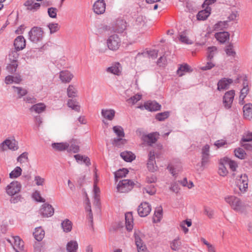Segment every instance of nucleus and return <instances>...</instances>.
<instances>
[{"label": "nucleus", "mask_w": 252, "mask_h": 252, "mask_svg": "<svg viewBox=\"0 0 252 252\" xmlns=\"http://www.w3.org/2000/svg\"><path fill=\"white\" fill-rule=\"evenodd\" d=\"M14 240L13 246L20 250H23L24 249V242L18 236L13 237Z\"/></svg>", "instance_id": "2f4dec72"}, {"label": "nucleus", "mask_w": 252, "mask_h": 252, "mask_svg": "<svg viewBox=\"0 0 252 252\" xmlns=\"http://www.w3.org/2000/svg\"><path fill=\"white\" fill-rule=\"evenodd\" d=\"M191 70L189 65L184 64L181 65L177 70V73L179 76H182L184 75V72H188L191 71Z\"/></svg>", "instance_id": "4c0bfd02"}, {"label": "nucleus", "mask_w": 252, "mask_h": 252, "mask_svg": "<svg viewBox=\"0 0 252 252\" xmlns=\"http://www.w3.org/2000/svg\"><path fill=\"white\" fill-rule=\"evenodd\" d=\"M77 249L78 244L75 241H70L66 245V250L68 252H76Z\"/></svg>", "instance_id": "a19ab883"}, {"label": "nucleus", "mask_w": 252, "mask_h": 252, "mask_svg": "<svg viewBox=\"0 0 252 252\" xmlns=\"http://www.w3.org/2000/svg\"><path fill=\"white\" fill-rule=\"evenodd\" d=\"M162 217V209L161 206L157 208L155 211L154 216L153 217V222L155 223L160 221Z\"/></svg>", "instance_id": "7c9ffc66"}, {"label": "nucleus", "mask_w": 252, "mask_h": 252, "mask_svg": "<svg viewBox=\"0 0 252 252\" xmlns=\"http://www.w3.org/2000/svg\"><path fill=\"white\" fill-rule=\"evenodd\" d=\"M18 67V64L16 62H13L12 64H9L6 66V70L10 73H13L16 71Z\"/></svg>", "instance_id": "4d7b16f0"}, {"label": "nucleus", "mask_w": 252, "mask_h": 252, "mask_svg": "<svg viewBox=\"0 0 252 252\" xmlns=\"http://www.w3.org/2000/svg\"><path fill=\"white\" fill-rule=\"evenodd\" d=\"M181 244L182 243L180 241V238L179 237L175 238L170 243L171 249L174 251H178L180 249Z\"/></svg>", "instance_id": "c9c22d12"}, {"label": "nucleus", "mask_w": 252, "mask_h": 252, "mask_svg": "<svg viewBox=\"0 0 252 252\" xmlns=\"http://www.w3.org/2000/svg\"><path fill=\"white\" fill-rule=\"evenodd\" d=\"M135 244L137 248L142 245H145L143 242L142 238L144 235L139 231H135L134 234Z\"/></svg>", "instance_id": "bb28decb"}, {"label": "nucleus", "mask_w": 252, "mask_h": 252, "mask_svg": "<svg viewBox=\"0 0 252 252\" xmlns=\"http://www.w3.org/2000/svg\"><path fill=\"white\" fill-rule=\"evenodd\" d=\"M77 91L72 85H70L67 89V94L69 97H73L77 96Z\"/></svg>", "instance_id": "09e8293b"}, {"label": "nucleus", "mask_w": 252, "mask_h": 252, "mask_svg": "<svg viewBox=\"0 0 252 252\" xmlns=\"http://www.w3.org/2000/svg\"><path fill=\"white\" fill-rule=\"evenodd\" d=\"M159 134L158 132H152L148 134L143 135L142 140L149 146H152L153 144L155 143L158 138Z\"/></svg>", "instance_id": "9d476101"}, {"label": "nucleus", "mask_w": 252, "mask_h": 252, "mask_svg": "<svg viewBox=\"0 0 252 252\" xmlns=\"http://www.w3.org/2000/svg\"><path fill=\"white\" fill-rule=\"evenodd\" d=\"M134 185V182L130 180H123L118 183L117 189L118 192L121 193L128 192L132 189Z\"/></svg>", "instance_id": "7ed1b4c3"}, {"label": "nucleus", "mask_w": 252, "mask_h": 252, "mask_svg": "<svg viewBox=\"0 0 252 252\" xmlns=\"http://www.w3.org/2000/svg\"><path fill=\"white\" fill-rule=\"evenodd\" d=\"M107 44L108 48L112 51L118 50L121 45V39L117 34H113L110 36L107 40Z\"/></svg>", "instance_id": "423d86ee"}, {"label": "nucleus", "mask_w": 252, "mask_h": 252, "mask_svg": "<svg viewBox=\"0 0 252 252\" xmlns=\"http://www.w3.org/2000/svg\"><path fill=\"white\" fill-rule=\"evenodd\" d=\"M217 53V48L215 46L208 48L207 60H212L215 55Z\"/></svg>", "instance_id": "49530a36"}, {"label": "nucleus", "mask_w": 252, "mask_h": 252, "mask_svg": "<svg viewBox=\"0 0 252 252\" xmlns=\"http://www.w3.org/2000/svg\"><path fill=\"white\" fill-rule=\"evenodd\" d=\"M169 116V112L165 111L158 113L156 116V119L159 121H163Z\"/></svg>", "instance_id": "3c124183"}, {"label": "nucleus", "mask_w": 252, "mask_h": 252, "mask_svg": "<svg viewBox=\"0 0 252 252\" xmlns=\"http://www.w3.org/2000/svg\"><path fill=\"white\" fill-rule=\"evenodd\" d=\"M113 130L118 137H124L125 136L124 131L122 126H114L113 127Z\"/></svg>", "instance_id": "8fccbe9b"}, {"label": "nucleus", "mask_w": 252, "mask_h": 252, "mask_svg": "<svg viewBox=\"0 0 252 252\" xmlns=\"http://www.w3.org/2000/svg\"><path fill=\"white\" fill-rule=\"evenodd\" d=\"M243 142H250L252 141V132H248L245 133L242 139Z\"/></svg>", "instance_id": "774afa93"}, {"label": "nucleus", "mask_w": 252, "mask_h": 252, "mask_svg": "<svg viewBox=\"0 0 252 252\" xmlns=\"http://www.w3.org/2000/svg\"><path fill=\"white\" fill-rule=\"evenodd\" d=\"M235 92L233 90L227 92L223 97V104L226 109H229L231 107L233 102Z\"/></svg>", "instance_id": "6e6552de"}, {"label": "nucleus", "mask_w": 252, "mask_h": 252, "mask_svg": "<svg viewBox=\"0 0 252 252\" xmlns=\"http://www.w3.org/2000/svg\"><path fill=\"white\" fill-rule=\"evenodd\" d=\"M46 106L43 103H38L33 105L30 108V111L31 112H34L36 114H40L44 112Z\"/></svg>", "instance_id": "412c9836"}, {"label": "nucleus", "mask_w": 252, "mask_h": 252, "mask_svg": "<svg viewBox=\"0 0 252 252\" xmlns=\"http://www.w3.org/2000/svg\"><path fill=\"white\" fill-rule=\"evenodd\" d=\"M141 95L139 94H136L132 96H131L130 98L128 99L127 100V102L129 103H131L132 104H134L136 103L138 101L141 99Z\"/></svg>", "instance_id": "13d9d810"}, {"label": "nucleus", "mask_w": 252, "mask_h": 252, "mask_svg": "<svg viewBox=\"0 0 252 252\" xmlns=\"http://www.w3.org/2000/svg\"><path fill=\"white\" fill-rule=\"evenodd\" d=\"M151 211V205L146 202L141 203L137 209L138 213L141 217H144L148 216Z\"/></svg>", "instance_id": "1a4fd4ad"}, {"label": "nucleus", "mask_w": 252, "mask_h": 252, "mask_svg": "<svg viewBox=\"0 0 252 252\" xmlns=\"http://www.w3.org/2000/svg\"><path fill=\"white\" fill-rule=\"evenodd\" d=\"M40 214L43 217H49L53 215L54 208L49 204H44L39 210Z\"/></svg>", "instance_id": "9b49d317"}, {"label": "nucleus", "mask_w": 252, "mask_h": 252, "mask_svg": "<svg viewBox=\"0 0 252 252\" xmlns=\"http://www.w3.org/2000/svg\"><path fill=\"white\" fill-rule=\"evenodd\" d=\"M62 227L65 232H69L72 229V222L68 219H65L62 224Z\"/></svg>", "instance_id": "ea45409f"}, {"label": "nucleus", "mask_w": 252, "mask_h": 252, "mask_svg": "<svg viewBox=\"0 0 252 252\" xmlns=\"http://www.w3.org/2000/svg\"><path fill=\"white\" fill-rule=\"evenodd\" d=\"M106 4L104 0H98L93 5V10L97 14H103L105 11Z\"/></svg>", "instance_id": "f8f14e48"}, {"label": "nucleus", "mask_w": 252, "mask_h": 252, "mask_svg": "<svg viewBox=\"0 0 252 252\" xmlns=\"http://www.w3.org/2000/svg\"><path fill=\"white\" fill-rule=\"evenodd\" d=\"M74 157L78 162H79L80 161H83L88 166L91 165L90 159L88 157L83 156L80 154H77L74 155Z\"/></svg>", "instance_id": "f704fd0d"}, {"label": "nucleus", "mask_w": 252, "mask_h": 252, "mask_svg": "<svg viewBox=\"0 0 252 252\" xmlns=\"http://www.w3.org/2000/svg\"><path fill=\"white\" fill-rule=\"evenodd\" d=\"M51 33L56 32L59 30V25L57 23H50L48 25Z\"/></svg>", "instance_id": "e2e57ef3"}, {"label": "nucleus", "mask_w": 252, "mask_h": 252, "mask_svg": "<svg viewBox=\"0 0 252 252\" xmlns=\"http://www.w3.org/2000/svg\"><path fill=\"white\" fill-rule=\"evenodd\" d=\"M120 155L122 158L126 162H131L135 158V156L131 152H123Z\"/></svg>", "instance_id": "c85d7f7f"}, {"label": "nucleus", "mask_w": 252, "mask_h": 252, "mask_svg": "<svg viewBox=\"0 0 252 252\" xmlns=\"http://www.w3.org/2000/svg\"><path fill=\"white\" fill-rule=\"evenodd\" d=\"M123 137L115 138L112 141V144L117 147H120L126 143V140Z\"/></svg>", "instance_id": "603ef678"}, {"label": "nucleus", "mask_w": 252, "mask_h": 252, "mask_svg": "<svg viewBox=\"0 0 252 252\" xmlns=\"http://www.w3.org/2000/svg\"><path fill=\"white\" fill-rule=\"evenodd\" d=\"M216 39L221 43H224L229 38V33L226 32L216 33L215 35Z\"/></svg>", "instance_id": "393cba45"}, {"label": "nucleus", "mask_w": 252, "mask_h": 252, "mask_svg": "<svg viewBox=\"0 0 252 252\" xmlns=\"http://www.w3.org/2000/svg\"><path fill=\"white\" fill-rule=\"evenodd\" d=\"M58 10L55 7H50L48 9V14L49 16L52 18L57 17V12Z\"/></svg>", "instance_id": "680f3d73"}, {"label": "nucleus", "mask_w": 252, "mask_h": 252, "mask_svg": "<svg viewBox=\"0 0 252 252\" xmlns=\"http://www.w3.org/2000/svg\"><path fill=\"white\" fill-rule=\"evenodd\" d=\"M128 171L126 168L120 169L115 172V180L117 181L118 179L125 177L127 174Z\"/></svg>", "instance_id": "79ce46f5"}, {"label": "nucleus", "mask_w": 252, "mask_h": 252, "mask_svg": "<svg viewBox=\"0 0 252 252\" xmlns=\"http://www.w3.org/2000/svg\"><path fill=\"white\" fill-rule=\"evenodd\" d=\"M32 197L34 198V199L38 202H44L45 201V199L42 198L39 192L38 191H35L32 194Z\"/></svg>", "instance_id": "0e129e2a"}, {"label": "nucleus", "mask_w": 252, "mask_h": 252, "mask_svg": "<svg viewBox=\"0 0 252 252\" xmlns=\"http://www.w3.org/2000/svg\"><path fill=\"white\" fill-rule=\"evenodd\" d=\"M73 77V75L68 70L62 71L60 72L59 78L63 83L70 82Z\"/></svg>", "instance_id": "dca6fc26"}, {"label": "nucleus", "mask_w": 252, "mask_h": 252, "mask_svg": "<svg viewBox=\"0 0 252 252\" xmlns=\"http://www.w3.org/2000/svg\"><path fill=\"white\" fill-rule=\"evenodd\" d=\"M143 192L144 193L146 192L150 195H153L156 192V189L154 185H150L144 188L143 189Z\"/></svg>", "instance_id": "a18cd8bd"}, {"label": "nucleus", "mask_w": 252, "mask_h": 252, "mask_svg": "<svg viewBox=\"0 0 252 252\" xmlns=\"http://www.w3.org/2000/svg\"><path fill=\"white\" fill-rule=\"evenodd\" d=\"M243 113L245 119L251 120L252 118V104H245L243 107Z\"/></svg>", "instance_id": "5701e85b"}, {"label": "nucleus", "mask_w": 252, "mask_h": 252, "mask_svg": "<svg viewBox=\"0 0 252 252\" xmlns=\"http://www.w3.org/2000/svg\"><path fill=\"white\" fill-rule=\"evenodd\" d=\"M7 149L16 151L18 149V142L15 139H6L0 144V152H3Z\"/></svg>", "instance_id": "20e7f679"}, {"label": "nucleus", "mask_w": 252, "mask_h": 252, "mask_svg": "<svg viewBox=\"0 0 252 252\" xmlns=\"http://www.w3.org/2000/svg\"><path fill=\"white\" fill-rule=\"evenodd\" d=\"M210 158V146L206 144L201 149V167L204 169L209 164Z\"/></svg>", "instance_id": "39448f33"}, {"label": "nucleus", "mask_w": 252, "mask_h": 252, "mask_svg": "<svg viewBox=\"0 0 252 252\" xmlns=\"http://www.w3.org/2000/svg\"><path fill=\"white\" fill-rule=\"evenodd\" d=\"M25 5L27 7L28 10L35 11L39 8L40 4L34 3V0H28L25 3Z\"/></svg>", "instance_id": "b1692460"}, {"label": "nucleus", "mask_w": 252, "mask_h": 252, "mask_svg": "<svg viewBox=\"0 0 252 252\" xmlns=\"http://www.w3.org/2000/svg\"><path fill=\"white\" fill-rule=\"evenodd\" d=\"M244 85L243 88L241 91V94L239 96V103L241 104H243L244 103V99L246 97L249 91L247 84L246 85L244 84Z\"/></svg>", "instance_id": "e433bc0d"}, {"label": "nucleus", "mask_w": 252, "mask_h": 252, "mask_svg": "<svg viewBox=\"0 0 252 252\" xmlns=\"http://www.w3.org/2000/svg\"><path fill=\"white\" fill-rule=\"evenodd\" d=\"M69 146L68 148V151L70 152H72L74 153L79 152V147L77 144V141L76 140H72L69 142Z\"/></svg>", "instance_id": "58836bf2"}, {"label": "nucleus", "mask_w": 252, "mask_h": 252, "mask_svg": "<svg viewBox=\"0 0 252 252\" xmlns=\"http://www.w3.org/2000/svg\"><path fill=\"white\" fill-rule=\"evenodd\" d=\"M192 222L190 220H185L182 221L180 224V227L183 230L184 233H187L189 231V229L186 227V225H187L188 227H190L191 225Z\"/></svg>", "instance_id": "de8ad7c7"}, {"label": "nucleus", "mask_w": 252, "mask_h": 252, "mask_svg": "<svg viewBox=\"0 0 252 252\" xmlns=\"http://www.w3.org/2000/svg\"><path fill=\"white\" fill-rule=\"evenodd\" d=\"M126 27L127 24L124 20L118 19L116 21L113 29L115 32L122 33L126 30Z\"/></svg>", "instance_id": "4468645a"}, {"label": "nucleus", "mask_w": 252, "mask_h": 252, "mask_svg": "<svg viewBox=\"0 0 252 252\" xmlns=\"http://www.w3.org/2000/svg\"><path fill=\"white\" fill-rule=\"evenodd\" d=\"M204 213L209 218L212 219L214 216V210H212V209L208 208L206 206H205L204 207Z\"/></svg>", "instance_id": "052dcab7"}, {"label": "nucleus", "mask_w": 252, "mask_h": 252, "mask_svg": "<svg viewBox=\"0 0 252 252\" xmlns=\"http://www.w3.org/2000/svg\"><path fill=\"white\" fill-rule=\"evenodd\" d=\"M225 51L227 55L228 56H234L236 54L235 52L233 49V45L231 43L227 46Z\"/></svg>", "instance_id": "69168bd1"}, {"label": "nucleus", "mask_w": 252, "mask_h": 252, "mask_svg": "<svg viewBox=\"0 0 252 252\" xmlns=\"http://www.w3.org/2000/svg\"><path fill=\"white\" fill-rule=\"evenodd\" d=\"M67 105L69 107L75 110L76 111L79 112L80 110V106L77 104V102L72 99L68 100L67 102Z\"/></svg>", "instance_id": "864d4df0"}, {"label": "nucleus", "mask_w": 252, "mask_h": 252, "mask_svg": "<svg viewBox=\"0 0 252 252\" xmlns=\"http://www.w3.org/2000/svg\"><path fill=\"white\" fill-rule=\"evenodd\" d=\"M225 161L226 164L229 166V168L232 171H235L238 167L237 163L234 160L227 158L224 157L222 158V161Z\"/></svg>", "instance_id": "473e14b6"}, {"label": "nucleus", "mask_w": 252, "mask_h": 252, "mask_svg": "<svg viewBox=\"0 0 252 252\" xmlns=\"http://www.w3.org/2000/svg\"><path fill=\"white\" fill-rule=\"evenodd\" d=\"M229 21H220L214 26L215 30H222L228 26Z\"/></svg>", "instance_id": "37998d69"}, {"label": "nucleus", "mask_w": 252, "mask_h": 252, "mask_svg": "<svg viewBox=\"0 0 252 252\" xmlns=\"http://www.w3.org/2000/svg\"><path fill=\"white\" fill-rule=\"evenodd\" d=\"M21 189V185L20 182L14 181L12 182L6 187V192L9 195L12 196L18 193Z\"/></svg>", "instance_id": "0eeeda50"}, {"label": "nucleus", "mask_w": 252, "mask_h": 252, "mask_svg": "<svg viewBox=\"0 0 252 252\" xmlns=\"http://www.w3.org/2000/svg\"><path fill=\"white\" fill-rule=\"evenodd\" d=\"M201 241L207 247L208 252H216L215 247L212 244L208 242L204 238H202Z\"/></svg>", "instance_id": "bf43d9fd"}, {"label": "nucleus", "mask_w": 252, "mask_h": 252, "mask_svg": "<svg viewBox=\"0 0 252 252\" xmlns=\"http://www.w3.org/2000/svg\"><path fill=\"white\" fill-rule=\"evenodd\" d=\"M22 170L20 167L17 166L13 171L9 174V177L10 178H16L19 177L22 174Z\"/></svg>", "instance_id": "c03bdc74"}, {"label": "nucleus", "mask_w": 252, "mask_h": 252, "mask_svg": "<svg viewBox=\"0 0 252 252\" xmlns=\"http://www.w3.org/2000/svg\"><path fill=\"white\" fill-rule=\"evenodd\" d=\"M180 40L183 43H185L187 44H191L193 43L192 41H191L186 35V32H183L181 33L180 35Z\"/></svg>", "instance_id": "5fc2aeb1"}, {"label": "nucleus", "mask_w": 252, "mask_h": 252, "mask_svg": "<svg viewBox=\"0 0 252 252\" xmlns=\"http://www.w3.org/2000/svg\"><path fill=\"white\" fill-rule=\"evenodd\" d=\"M144 107L149 111H156L159 110L161 105L156 101H147L144 104Z\"/></svg>", "instance_id": "a211bd4d"}, {"label": "nucleus", "mask_w": 252, "mask_h": 252, "mask_svg": "<svg viewBox=\"0 0 252 252\" xmlns=\"http://www.w3.org/2000/svg\"><path fill=\"white\" fill-rule=\"evenodd\" d=\"M115 113V111L112 109H102L101 112L102 116L109 121H112L114 119Z\"/></svg>", "instance_id": "f3484780"}, {"label": "nucleus", "mask_w": 252, "mask_h": 252, "mask_svg": "<svg viewBox=\"0 0 252 252\" xmlns=\"http://www.w3.org/2000/svg\"><path fill=\"white\" fill-rule=\"evenodd\" d=\"M148 160L147 162V167L151 172H154L157 170V166H156L155 155L154 151H150L148 154Z\"/></svg>", "instance_id": "ddd939ff"}, {"label": "nucleus", "mask_w": 252, "mask_h": 252, "mask_svg": "<svg viewBox=\"0 0 252 252\" xmlns=\"http://www.w3.org/2000/svg\"><path fill=\"white\" fill-rule=\"evenodd\" d=\"M235 155L240 159H244L246 156L245 151L242 148H238L234 151Z\"/></svg>", "instance_id": "6e6d98bb"}, {"label": "nucleus", "mask_w": 252, "mask_h": 252, "mask_svg": "<svg viewBox=\"0 0 252 252\" xmlns=\"http://www.w3.org/2000/svg\"><path fill=\"white\" fill-rule=\"evenodd\" d=\"M34 238L38 242L41 241L44 237L45 232L41 227H37L33 233Z\"/></svg>", "instance_id": "cd10ccee"}, {"label": "nucleus", "mask_w": 252, "mask_h": 252, "mask_svg": "<svg viewBox=\"0 0 252 252\" xmlns=\"http://www.w3.org/2000/svg\"><path fill=\"white\" fill-rule=\"evenodd\" d=\"M232 82L233 80L231 79L222 78L218 83V90L221 91L227 89Z\"/></svg>", "instance_id": "2eb2a0df"}, {"label": "nucleus", "mask_w": 252, "mask_h": 252, "mask_svg": "<svg viewBox=\"0 0 252 252\" xmlns=\"http://www.w3.org/2000/svg\"><path fill=\"white\" fill-rule=\"evenodd\" d=\"M133 216L131 212H127L125 214L126 227L127 231L132 230L133 226Z\"/></svg>", "instance_id": "aec40b11"}, {"label": "nucleus", "mask_w": 252, "mask_h": 252, "mask_svg": "<svg viewBox=\"0 0 252 252\" xmlns=\"http://www.w3.org/2000/svg\"><path fill=\"white\" fill-rule=\"evenodd\" d=\"M69 144L67 142L54 143L52 144V147L55 151H63L68 149Z\"/></svg>", "instance_id": "4be33fe9"}, {"label": "nucleus", "mask_w": 252, "mask_h": 252, "mask_svg": "<svg viewBox=\"0 0 252 252\" xmlns=\"http://www.w3.org/2000/svg\"><path fill=\"white\" fill-rule=\"evenodd\" d=\"M14 89L17 90V93L19 95V97H21L27 94V91L20 87L13 86Z\"/></svg>", "instance_id": "338daca9"}, {"label": "nucleus", "mask_w": 252, "mask_h": 252, "mask_svg": "<svg viewBox=\"0 0 252 252\" xmlns=\"http://www.w3.org/2000/svg\"><path fill=\"white\" fill-rule=\"evenodd\" d=\"M210 8L207 7L205 9L199 11L197 15V18L198 20H206L207 17L210 15Z\"/></svg>", "instance_id": "c756f323"}, {"label": "nucleus", "mask_w": 252, "mask_h": 252, "mask_svg": "<svg viewBox=\"0 0 252 252\" xmlns=\"http://www.w3.org/2000/svg\"><path fill=\"white\" fill-rule=\"evenodd\" d=\"M43 31L42 29L38 27H33L29 32V39L34 43L41 41L43 38Z\"/></svg>", "instance_id": "f03ea898"}, {"label": "nucleus", "mask_w": 252, "mask_h": 252, "mask_svg": "<svg viewBox=\"0 0 252 252\" xmlns=\"http://www.w3.org/2000/svg\"><path fill=\"white\" fill-rule=\"evenodd\" d=\"M14 45L17 51L23 49L26 46V40L23 36H18L14 41Z\"/></svg>", "instance_id": "6ab92c4d"}, {"label": "nucleus", "mask_w": 252, "mask_h": 252, "mask_svg": "<svg viewBox=\"0 0 252 252\" xmlns=\"http://www.w3.org/2000/svg\"><path fill=\"white\" fill-rule=\"evenodd\" d=\"M120 67V64L118 63H115L114 65L108 67L106 69V71L108 72H110L114 74L119 75L121 72Z\"/></svg>", "instance_id": "72a5a7b5"}, {"label": "nucleus", "mask_w": 252, "mask_h": 252, "mask_svg": "<svg viewBox=\"0 0 252 252\" xmlns=\"http://www.w3.org/2000/svg\"><path fill=\"white\" fill-rule=\"evenodd\" d=\"M227 165L225 161H222V158L220 160L218 173L220 176H225L228 174V170L225 165Z\"/></svg>", "instance_id": "a878e982"}, {"label": "nucleus", "mask_w": 252, "mask_h": 252, "mask_svg": "<svg viewBox=\"0 0 252 252\" xmlns=\"http://www.w3.org/2000/svg\"><path fill=\"white\" fill-rule=\"evenodd\" d=\"M224 200L230 206L232 209L238 213L245 212L248 206L239 198L235 196H227L224 198Z\"/></svg>", "instance_id": "f257e3e1"}]
</instances>
